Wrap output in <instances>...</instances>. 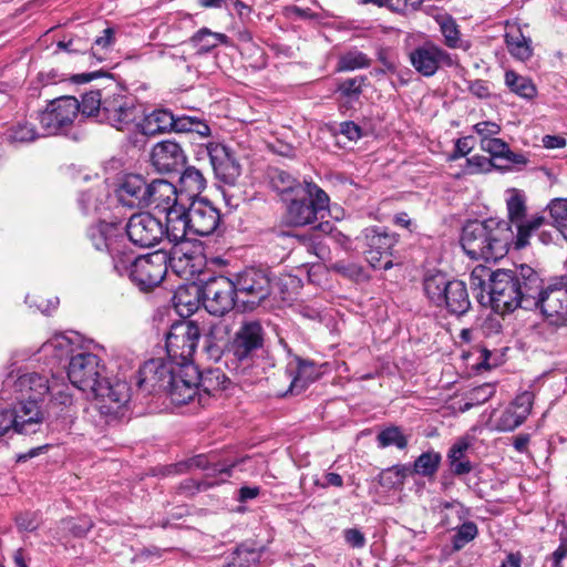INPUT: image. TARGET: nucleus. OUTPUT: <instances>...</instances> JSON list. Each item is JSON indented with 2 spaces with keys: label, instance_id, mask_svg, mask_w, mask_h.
<instances>
[{
  "label": "nucleus",
  "instance_id": "52",
  "mask_svg": "<svg viewBox=\"0 0 567 567\" xmlns=\"http://www.w3.org/2000/svg\"><path fill=\"white\" fill-rule=\"evenodd\" d=\"M441 508L445 512L444 516L450 514L453 517L455 525H460L471 516V509L458 501L443 502Z\"/></svg>",
  "mask_w": 567,
  "mask_h": 567
},
{
  "label": "nucleus",
  "instance_id": "1",
  "mask_svg": "<svg viewBox=\"0 0 567 567\" xmlns=\"http://www.w3.org/2000/svg\"><path fill=\"white\" fill-rule=\"evenodd\" d=\"M87 237L96 250L106 251L118 276L128 278L141 289L150 290L162 282L168 265L177 274L184 272L193 260V255L183 248H172L169 252L156 250L135 257L126 243L123 226L120 223L100 221L91 226Z\"/></svg>",
  "mask_w": 567,
  "mask_h": 567
},
{
  "label": "nucleus",
  "instance_id": "20",
  "mask_svg": "<svg viewBox=\"0 0 567 567\" xmlns=\"http://www.w3.org/2000/svg\"><path fill=\"white\" fill-rule=\"evenodd\" d=\"M178 368L163 359L146 361L138 370L137 386L146 394L165 392Z\"/></svg>",
  "mask_w": 567,
  "mask_h": 567
},
{
  "label": "nucleus",
  "instance_id": "5",
  "mask_svg": "<svg viewBox=\"0 0 567 567\" xmlns=\"http://www.w3.org/2000/svg\"><path fill=\"white\" fill-rule=\"evenodd\" d=\"M328 207L327 193L313 182L303 181L288 204L287 220L292 226L310 225L323 218Z\"/></svg>",
  "mask_w": 567,
  "mask_h": 567
},
{
  "label": "nucleus",
  "instance_id": "62",
  "mask_svg": "<svg viewBox=\"0 0 567 567\" xmlns=\"http://www.w3.org/2000/svg\"><path fill=\"white\" fill-rule=\"evenodd\" d=\"M470 447V443L466 440H460L454 443L449 453L447 460L450 464H454V462L465 460V454Z\"/></svg>",
  "mask_w": 567,
  "mask_h": 567
},
{
  "label": "nucleus",
  "instance_id": "47",
  "mask_svg": "<svg viewBox=\"0 0 567 567\" xmlns=\"http://www.w3.org/2000/svg\"><path fill=\"white\" fill-rule=\"evenodd\" d=\"M557 230L567 240V199L556 198L548 205Z\"/></svg>",
  "mask_w": 567,
  "mask_h": 567
},
{
  "label": "nucleus",
  "instance_id": "7",
  "mask_svg": "<svg viewBox=\"0 0 567 567\" xmlns=\"http://www.w3.org/2000/svg\"><path fill=\"white\" fill-rule=\"evenodd\" d=\"M237 293L238 302L245 310H255L272 292V272L267 267L250 266L231 276Z\"/></svg>",
  "mask_w": 567,
  "mask_h": 567
},
{
  "label": "nucleus",
  "instance_id": "38",
  "mask_svg": "<svg viewBox=\"0 0 567 567\" xmlns=\"http://www.w3.org/2000/svg\"><path fill=\"white\" fill-rule=\"evenodd\" d=\"M40 352L51 357L53 363L61 362L63 359L71 358L73 353V344L64 334H55L44 342L40 348Z\"/></svg>",
  "mask_w": 567,
  "mask_h": 567
},
{
  "label": "nucleus",
  "instance_id": "36",
  "mask_svg": "<svg viewBox=\"0 0 567 567\" xmlns=\"http://www.w3.org/2000/svg\"><path fill=\"white\" fill-rule=\"evenodd\" d=\"M189 43L196 49L197 54H206L219 44H228L229 38L225 33L202 28L190 37Z\"/></svg>",
  "mask_w": 567,
  "mask_h": 567
},
{
  "label": "nucleus",
  "instance_id": "11",
  "mask_svg": "<svg viewBox=\"0 0 567 567\" xmlns=\"http://www.w3.org/2000/svg\"><path fill=\"white\" fill-rule=\"evenodd\" d=\"M91 393L99 412L114 417L123 414L132 398V389L127 381L118 378L111 379L106 374Z\"/></svg>",
  "mask_w": 567,
  "mask_h": 567
},
{
  "label": "nucleus",
  "instance_id": "22",
  "mask_svg": "<svg viewBox=\"0 0 567 567\" xmlns=\"http://www.w3.org/2000/svg\"><path fill=\"white\" fill-rule=\"evenodd\" d=\"M204 152L209 157L216 178L234 185L241 174V166L231 150L221 143L208 142L204 145Z\"/></svg>",
  "mask_w": 567,
  "mask_h": 567
},
{
  "label": "nucleus",
  "instance_id": "29",
  "mask_svg": "<svg viewBox=\"0 0 567 567\" xmlns=\"http://www.w3.org/2000/svg\"><path fill=\"white\" fill-rule=\"evenodd\" d=\"M145 207L154 205L161 213L179 205L177 188L165 179H154L147 185Z\"/></svg>",
  "mask_w": 567,
  "mask_h": 567
},
{
  "label": "nucleus",
  "instance_id": "46",
  "mask_svg": "<svg viewBox=\"0 0 567 567\" xmlns=\"http://www.w3.org/2000/svg\"><path fill=\"white\" fill-rule=\"evenodd\" d=\"M377 441L378 445L382 449L393 445L400 450H403L408 446V437L398 426H389L382 430L378 434Z\"/></svg>",
  "mask_w": 567,
  "mask_h": 567
},
{
  "label": "nucleus",
  "instance_id": "2",
  "mask_svg": "<svg viewBox=\"0 0 567 567\" xmlns=\"http://www.w3.org/2000/svg\"><path fill=\"white\" fill-rule=\"evenodd\" d=\"M538 284L542 278L528 265H520L515 270L497 269L489 284L488 302L501 315L517 308L532 310L535 307L533 293H537Z\"/></svg>",
  "mask_w": 567,
  "mask_h": 567
},
{
  "label": "nucleus",
  "instance_id": "42",
  "mask_svg": "<svg viewBox=\"0 0 567 567\" xmlns=\"http://www.w3.org/2000/svg\"><path fill=\"white\" fill-rule=\"evenodd\" d=\"M371 60L368 55L357 49L349 50L339 56L337 63L338 72L354 71L370 66Z\"/></svg>",
  "mask_w": 567,
  "mask_h": 567
},
{
  "label": "nucleus",
  "instance_id": "9",
  "mask_svg": "<svg viewBox=\"0 0 567 567\" xmlns=\"http://www.w3.org/2000/svg\"><path fill=\"white\" fill-rule=\"evenodd\" d=\"M534 309H539L544 321L551 327H567V279L556 278L547 285L538 284L533 293Z\"/></svg>",
  "mask_w": 567,
  "mask_h": 567
},
{
  "label": "nucleus",
  "instance_id": "44",
  "mask_svg": "<svg viewBox=\"0 0 567 567\" xmlns=\"http://www.w3.org/2000/svg\"><path fill=\"white\" fill-rule=\"evenodd\" d=\"M367 76L358 75L349 78L339 82L337 93L347 102L358 101L362 94V89L365 84Z\"/></svg>",
  "mask_w": 567,
  "mask_h": 567
},
{
  "label": "nucleus",
  "instance_id": "34",
  "mask_svg": "<svg viewBox=\"0 0 567 567\" xmlns=\"http://www.w3.org/2000/svg\"><path fill=\"white\" fill-rule=\"evenodd\" d=\"M442 523L445 527L455 530L452 538V547L454 550H461L478 535L477 525L470 519L460 523V525H455L453 517L446 514Z\"/></svg>",
  "mask_w": 567,
  "mask_h": 567
},
{
  "label": "nucleus",
  "instance_id": "45",
  "mask_svg": "<svg viewBox=\"0 0 567 567\" xmlns=\"http://www.w3.org/2000/svg\"><path fill=\"white\" fill-rule=\"evenodd\" d=\"M271 185L274 189L282 195H295L297 188L303 186L291 174L281 169H275L271 174Z\"/></svg>",
  "mask_w": 567,
  "mask_h": 567
},
{
  "label": "nucleus",
  "instance_id": "13",
  "mask_svg": "<svg viewBox=\"0 0 567 567\" xmlns=\"http://www.w3.org/2000/svg\"><path fill=\"white\" fill-rule=\"evenodd\" d=\"M141 111L133 96L123 94L116 85H112L110 94H105L100 123H105L118 131L136 126Z\"/></svg>",
  "mask_w": 567,
  "mask_h": 567
},
{
  "label": "nucleus",
  "instance_id": "32",
  "mask_svg": "<svg viewBox=\"0 0 567 567\" xmlns=\"http://www.w3.org/2000/svg\"><path fill=\"white\" fill-rule=\"evenodd\" d=\"M296 367L289 363L287 368L288 373L292 378L289 386L291 394L301 393L316 379L313 363L300 358H296Z\"/></svg>",
  "mask_w": 567,
  "mask_h": 567
},
{
  "label": "nucleus",
  "instance_id": "19",
  "mask_svg": "<svg viewBox=\"0 0 567 567\" xmlns=\"http://www.w3.org/2000/svg\"><path fill=\"white\" fill-rule=\"evenodd\" d=\"M123 233L134 245L147 248L163 239L164 225L150 213H138L128 219Z\"/></svg>",
  "mask_w": 567,
  "mask_h": 567
},
{
  "label": "nucleus",
  "instance_id": "26",
  "mask_svg": "<svg viewBox=\"0 0 567 567\" xmlns=\"http://www.w3.org/2000/svg\"><path fill=\"white\" fill-rule=\"evenodd\" d=\"M534 393L524 391L516 395L495 422L499 432H511L522 425L532 412Z\"/></svg>",
  "mask_w": 567,
  "mask_h": 567
},
{
  "label": "nucleus",
  "instance_id": "49",
  "mask_svg": "<svg viewBox=\"0 0 567 567\" xmlns=\"http://www.w3.org/2000/svg\"><path fill=\"white\" fill-rule=\"evenodd\" d=\"M56 47L59 50L69 53L86 54L90 51V49H92V43L87 38L75 34L68 39L64 38L60 40Z\"/></svg>",
  "mask_w": 567,
  "mask_h": 567
},
{
  "label": "nucleus",
  "instance_id": "37",
  "mask_svg": "<svg viewBox=\"0 0 567 567\" xmlns=\"http://www.w3.org/2000/svg\"><path fill=\"white\" fill-rule=\"evenodd\" d=\"M111 90L112 87H105L103 90H91L84 93L80 103V113L86 117H94L96 122L100 123L105 94H110Z\"/></svg>",
  "mask_w": 567,
  "mask_h": 567
},
{
  "label": "nucleus",
  "instance_id": "53",
  "mask_svg": "<svg viewBox=\"0 0 567 567\" xmlns=\"http://www.w3.org/2000/svg\"><path fill=\"white\" fill-rule=\"evenodd\" d=\"M481 148L488 153L494 159H503L505 152H508V144L501 138H481Z\"/></svg>",
  "mask_w": 567,
  "mask_h": 567
},
{
  "label": "nucleus",
  "instance_id": "33",
  "mask_svg": "<svg viewBox=\"0 0 567 567\" xmlns=\"http://www.w3.org/2000/svg\"><path fill=\"white\" fill-rule=\"evenodd\" d=\"M504 38L506 48L514 59L526 62L533 56V41L524 35L519 28L509 30Z\"/></svg>",
  "mask_w": 567,
  "mask_h": 567
},
{
  "label": "nucleus",
  "instance_id": "23",
  "mask_svg": "<svg viewBox=\"0 0 567 567\" xmlns=\"http://www.w3.org/2000/svg\"><path fill=\"white\" fill-rule=\"evenodd\" d=\"M12 386L13 391L17 393L19 406L32 404L38 411H41L39 402L43 401L50 391L48 377L37 372L19 375Z\"/></svg>",
  "mask_w": 567,
  "mask_h": 567
},
{
  "label": "nucleus",
  "instance_id": "64",
  "mask_svg": "<svg viewBox=\"0 0 567 567\" xmlns=\"http://www.w3.org/2000/svg\"><path fill=\"white\" fill-rule=\"evenodd\" d=\"M339 133L350 142H357L362 136V128L352 121H346L340 124Z\"/></svg>",
  "mask_w": 567,
  "mask_h": 567
},
{
  "label": "nucleus",
  "instance_id": "17",
  "mask_svg": "<svg viewBox=\"0 0 567 567\" xmlns=\"http://www.w3.org/2000/svg\"><path fill=\"white\" fill-rule=\"evenodd\" d=\"M362 238L367 246L365 259L374 269L388 270L392 268V249L398 243L396 237L384 227H368L362 231Z\"/></svg>",
  "mask_w": 567,
  "mask_h": 567
},
{
  "label": "nucleus",
  "instance_id": "61",
  "mask_svg": "<svg viewBox=\"0 0 567 567\" xmlns=\"http://www.w3.org/2000/svg\"><path fill=\"white\" fill-rule=\"evenodd\" d=\"M473 130L481 136V138H495V136L501 132V126L495 122L483 121L475 124Z\"/></svg>",
  "mask_w": 567,
  "mask_h": 567
},
{
  "label": "nucleus",
  "instance_id": "30",
  "mask_svg": "<svg viewBox=\"0 0 567 567\" xmlns=\"http://www.w3.org/2000/svg\"><path fill=\"white\" fill-rule=\"evenodd\" d=\"M192 371L198 377V382H196L198 405L204 406L212 396L226 389L225 383L228 382V378L221 370L207 369L200 373L195 370Z\"/></svg>",
  "mask_w": 567,
  "mask_h": 567
},
{
  "label": "nucleus",
  "instance_id": "58",
  "mask_svg": "<svg viewBox=\"0 0 567 567\" xmlns=\"http://www.w3.org/2000/svg\"><path fill=\"white\" fill-rule=\"evenodd\" d=\"M97 189L91 188L87 192H83L79 196V205L83 213L87 214L99 208Z\"/></svg>",
  "mask_w": 567,
  "mask_h": 567
},
{
  "label": "nucleus",
  "instance_id": "40",
  "mask_svg": "<svg viewBox=\"0 0 567 567\" xmlns=\"http://www.w3.org/2000/svg\"><path fill=\"white\" fill-rule=\"evenodd\" d=\"M494 274L495 271L488 267L478 265L472 270L470 275V285L473 290L478 291L476 298L481 303L484 302V291L488 292L489 290V284H492V280H494Z\"/></svg>",
  "mask_w": 567,
  "mask_h": 567
},
{
  "label": "nucleus",
  "instance_id": "16",
  "mask_svg": "<svg viewBox=\"0 0 567 567\" xmlns=\"http://www.w3.org/2000/svg\"><path fill=\"white\" fill-rule=\"evenodd\" d=\"M80 113V102L74 96L52 100L40 113L41 127L49 135L66 132Z\"/></svg>",
  "mask_w": 567,
  "mask_h": 567
},
{
  "label": "nucleus",
  "instance_id": "50",
  "mask_svg": "<svg viewBox=\"0 0 567 567\" xmlns=\"http://www.w3.org/2000/svg\"><path fill=\"white\" fill-rule=\"evenodd\" d=\"M248 456H245L237 462H233L231 464H221V463H212L208 465V470H206L205 478L203 481L209 482H218L216 485L225 482V478H218L219 475L230 476L231 470L236 467L239 463L248 460Z\"/></svg>",
  "mask_w": 567,
  "mask_h": 567
},
{
  "label": "nucleus",
  "instance_id": "18",
  "mask_svg": "<svg viewBox=\"0 0 567 567\" xmlns=\"http://www.w3.org/2000/svg\"><path fill=\"white\" fill-rule=\"evenodd\" d=\"M506 207L508 219L517 229L516 247L523 248L528 244L530 235L545 224V217L534 216L526 220V197L517 189L511 190V194L506 199Z\"/></svg>",
  "mask_w": 567,
  "mask_h": 567
},
{
  "label": "nucleus",
  "instance_id": "35",
  "mask_svg": "<svg viewBox=\"0 0 567 567\" xmlns=\"http://www.w3.org/2000/svg\"><path fill=\"white\" fill-rule=\"evenodd\" d=\"M2 136L7 143L18 145L34 142L40 134L33 123L21 120L10 125Z\"/></svg>",
  "mask_w": 567,
  "mask_h": 567
},
{
  "label": "nucleus",
  "instance_id": "48",
  "mask_svg": "<svg viewBox=\"0 0 567 567\" xmlns=\"http://www.w3.org/2000/svg\"><path fill=\"white\" fill-rule=\"evenodd\" d=\"M439 24L444 37V43L452 49L462 48L461 33L455 20L451 17H443Z\"/></svg>",
  "mask_w": 567,
  "mask_h": 567
},
{
  "label": "nucleus",
  "instance_id": "56",
  "mask_svg": "<svg viewBox=\"0 0 567 567\" xmlns=\"http://www.w3.org/2000/svg\"><path fill=\"white\" fill-rule=\"evenodd\" d=\"M187 289L179 288L174 295V306L181 316H189L197 307L195 301L187 299Z\"/></svg>",
  "mask_w": 567,
  "mask_h": 567
},
{
  "label": "nucleus",
  "instance_id": "27",
  "mask_svg": "<svg viewBox=\"0 0 567 567\" xmlns=\"http://www.w3.org/2000/svg\"><path fill=\"white\" fill-rule=\"evenodd\" d=\"M151 159L159 173H171L184 166L186 155L178 143L167 140L154 145Z\"/></svg>",
  "mask_w": 567,
  "mask_h": 567
},
{
  "label": "nucleus",
  "instance_id": "59",
  "mask_svg": "<svg viewBox=\"0 0 567 567\" xmlns=\"http://www.w3.org/2000/svg\"><path fill=\"white\" fill-rule=\"evenodd\" d=\"M218 482H209V481H200L195 478H188L181 483L179 489L183 493L188 495H193L200 491H207L208 488L215 486Z\"/></svg>",
  "mask_w": 567,
  "mask_h": 567
},
{
  "label": "nucleus",
  "instance_id": "15",
  "mask_svg": "<svg viewBox=\"0 0 567 567\" xmlns=\"http://www.w3.org/2000/svg\"><path fill=\"white\" fill-rule=\"evenodd\" d=\"M43 421V412L32 404L18 406L16 410L0 405V439L9 433L35 434L41 431Z\"/></svg>",
  "mask_w": 567,
  "mask_h": 567
},
{
  "label": "nucleus",
  "instance_id": "3",
  "mask_svg": "<svg viewBox=\"0 0 567 567\" xmlns=\"http://www.w3.org/2000/svg\"><path fill=\"white\" fill-rule=\"evenodd\" d=\"M514 240L508 221L488 218L470 221L462 231L461 245L465 254L475 260L496 261L503 258Z\"/></svg>",
  "mask_w": 567,
  "mask_h": 567
},
{
  "label": "nucleus",
  "instance_id": "57",
  "mask_svg": "<svg viewBox=\"0 0 567 567\" xmlns=\"http://www.w3.org/2000/svg\"><path fill=\"white\" fill-rule=\"evenodd\" d=\"M49 393L52 395V400L61 405L69 406L73 402L72 394L69 392L66 384H56L55 381H53L50 383Z\"/></svg>",
  "mask_w": 567,
  "mask_h": 567
},
{
  "label": "nucleus",
  "instance_id": "6",
  "mask_svg": "<svg viewBox=\"0 0 567 567\" xmlns=\"http://www.w3.org/2000/svg\"><path fill=\"white\" fill-rule=\"evenodd\" d=\"M136 127L143 135L154 136L167 132L176 133H194L200 137L210 135L209 125L202 118L196 116H175L171 111L165 109L155 110L145 115Z\"/></svg>",
  "mask_w": 567,
  "mask_h": 567
},
{
  "label": "nucleus",
  "instance_id": "41",
  "mask_svg": "<svg viewBox=\"0 0 567 567\" xmlns=\"http://www.w3.org/2000/svg\"><path fill=\"white\" fill-rule=\"evenodd\" d=\"M441 461L442 456L439 452H424L414 461L413 473L425 477H432L437 472Z\"/></svg>",
  "mask_w": 567,
  "mask_h": 567
},
{
  "label": "nucleus",
  "instance_id": "28",
  "mask_svg": "<svg viewBox=\"0 0 567 567\" xmlns=\"http://www.w3.org/2000/svg\"><path fill=\"white\" fill-rule=\"evenodd\" d=\"M147 185L141 175H126L116 188L118 202L130 208L145 207Z\"/></svg>",
  "mask_w": 567,
  "mask_h": 567
},
{
  "label": "nucleus",
  "instance_id": "10",
  "mask_svg": "<svg viewBox=\"0 0 567 567\" xmlns=\"http://www.w3.org/2000/svg\"><path fill=\"white\" fill-rule=\"evenodd\" d=\"M200 337L199 326L194 321H181L174 323L166 334V352L171 362L178 370L184 368L187 371L195 370L190 367L193 355L196 351Z\"/></svg>",
  "mask_w": 567,
  "mask_h": 567
},
{
  "label": "nucleus",
  "instance_id": "43",
  "mask_svg": "<svg viewBox=\"0 0 567 567\" xmlns=\"http://www.w3.org/2000/svg\"><path fill=\"white\" fill-rule=\"evenodd\" d=\"M505 84L512 92L525 99H533L536 94V87L533 82L512 70L505 73Z\"/></svg>",
  "mask_w": 567,
  "mask_h": 567
},
{
  "label": "nucleus",
  "instance_id": "4",
  "mask_svg": "<svg viewBox=\"0 0 567 567\" xmlns=\"http://www.w3.org/2000/svg\"><path fill=\"white\" fill-rule=\"evenodd\" d=\"M423 290L433 306L444 308L453 316H463L471 308L465 282L450 279L443 271H427L423 277Z\"/></svg>",
  "mask_w": 567,
  "mask_h": 567
},
{
  "label": "nucleus",
  "instance_id": "12",
  "mask_svg": "<svg viewBox=\"0 0 567 567\" xmlns=\"http://www.w3.org/2000/svg\"><path fill=\"white\" fill-rule=\"evenodd\" d=\"M205 309L214 316H224L238 302V293L231 277L216 276L206 280L200 288L194 287Z\"/></svg>",
  "mask_w": 567,
  "mask_h": 567
},
{
  "label": "nucleus",
  "instance_id": "54",
  "mask_svg": "<svg viewBox=\"0 0 567 567\" xmlns=\"http://www.w3.org/2000/svg\"><path fill=\"white\" fill-rule=\"evenodd\" d=\"M492 159L483 155H474L466 159L465 166L463 167L464 174L474 175L480 173L489 172L492 168Z\"/></svg>",
  "mask_w": 567,
  "mask_h": 567
},
{
  "label": "nucleus",
  "instance_id": "60",
  "mask_svg": "<svg viewBox=\"0 0 567 567\" xmlns=\"http://www.w3.org/2000/svg\"><path fill=\"white\" fill-rule=\"evenodd\" d=\"M333 270L338 274L348 277L350 279H357L361 276L362 269L355 262L337 261L332 266Z\"/></svg>",
  "mask_w": 567,
  "mask_h": 567
},
{
  "label": "nucleus",
  "instance_id": "63",
  "mask_svg": "<svg viewBox=\"0 0 567 567\" xmlns=\"http://www.w3.org/2000/svg\"><path fill=\"white\" fill-rule=\"evenodd\" d=\"M505 162V168L522 167L526 166L529 162L528 157L523 153H515L508 147V152H505L503 159Z\"/></svg>",
  "mask_w": 567,
  "mask_h": 567
},
{
  "label": "nucleus",
  "instance_id": "51",
  "mask_svg": "<svg viewBox=\"0 0 567 567\" xmlns=\"http://www.w3.org/2000/svg\"><path fill=\"white\" fill-rule=\"evenodd\" d=\"M92 527V522L86 517L65 518L61 520V528L74 537H84Z\"/></svg>",
  "mask_w": 567,
  "mask_h": 567
},
{
  "label": "nucleus",
  "instance_id": "25",
  "mask_svg": "<svg viewBox=\"0 0 567 567\" xmlns=\"http://www.w3.org/2000/svg\"><path fill=\"white\" fill-rule=\"evenodd\" d=\"M165 226L164 235L167 240L173 244L172 248H183L184 251H188L195 258V251L189 247V243L186 241L187 231H190V223H188V208L183 204H179L165 213Z\"/></svg>",
  "mask_w": 567,
  "mask_h": 567
},
{
  "label": "nucleus",
  "instance_id": "24",
  "mask_svg": "<svg viewBox=\"0 0 567 567\" xmlns=\"http://www.w3.org/2000/svg\"><path fill=\"white\" fill-rule=\"evenodd\" d=\"M190 231L198 236H209L220 224L219 210L207 199H194L188 207Z\"/></svg>",
  "mask_w": 567,
  "mask_h": 567
},
{
  "label": "nucleus",
  "instance_id": "39",
  "mask_svg": "<svg viewBox=\"0 0 567 567\" xmlns=\"http://www.w3.org/2000/svg\"><path fill=\"white\" fill-rule=\"evenodd\" d=\"M181 193H186L189 198L199 195L206 188V178L194 166L186 167L179 177Z\"/></svg>",
  "mask_w": 567,
  "mask_h": 567
},
{
  "label": "nucleus",
  "instance_id": "14",
  "mask_svg": "<svg viewBox=\"0 0 567 567\" xmlns=\"http://www.w3.org/2000/svg\"><path fill=\"white\" fill-rule=\"evenodd\" d=\"M105 373V365L94 353L80 351L70 358L68 378L74 386L82 391L92 392Z\"/></svg>",
  "mask_w": 567,
  "mask_h": 567
},
{
  "label": "nucleus",
  "instance_id": "31",
  "mask_svg": "<svg viewBox=\"0 0 567 567\" xmlns=\"http://www.w3.org/2000/svg\"><path fill=\"white\" fill-rule=\"evenodd\" d=\"M182 372L186 374V370L181 368L173 375L172 382L169 381L165 393L169 398L171 402L175 405H184L188 403H198V391L196 383L186 380Z\"/></svg>",
  "mask_w": 567,
  "mask_h": 567
},
{
  "label": "nucleus",
  "instance_id": "55",
  "mask_svg": "<svg viewBox=\"0 0 567 567\" xmlns=\"http://www.w3.org/2000/svg\"><path fill=\"white\" fill-rule=\"evenodd\" d=\"M14 520L19 532H33L40 525V517L37 512L25 511L19 513Z\"/></svg>",
  "mask_w": 567,
  "mask_h": 567
},
{
  "label": "nucleus",
  "instance_id": "8",
  "mask_svg": "<svg viewBox=\"0 0 567 567\" xmlns=\"http://www.w3.org/2000/svg\"><path fill=\"white\" fill-rule=\"evenodd\" d=\"M266 338L267 332L260 320L244 319L229 341L228 354L236 362L249 367L264 351Z\"/></svg>",
  "mask_w": 567,
  "mask_h": 567
},
{
  "label": "nucleus",
  "instance_id": "21",
  "mask_svg": "<svg viewBox=\"0 0 567 567\" xmlns=\"http://www.w3.org/2000/svg\"><path fill=\"white\" fill-rule=\"evenodd\" d=\"M409 58L415 71L426 78L433 76L441 68L454 64L451 54L432 42L416 47L410 52Z\"/></svg>",
  "mask_w": 567,
  "mask_h": 567
}]
</instances>
